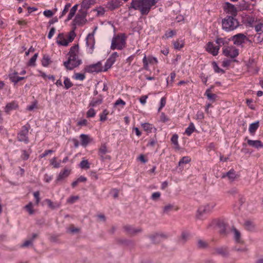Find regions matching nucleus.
<instances>
[{"label": "nucleus", "instance_id": "nucleus-1", "mask_svg": "<svg viewBox=\"0 0 263 263\" xmlns=\"http://www.w3.org/2000/svg\"><path fill=\"white\" fill-rule=\"evenodd\" d=\"M157 0H132L129 10H138L142 15H147Z\"/></svg>", "mask_w": 263, "mask_h": 263}, {"label": "nucleus", "instance_id": "nucleus-2", "mask_svg": "<svg viewBox=\"0 0 263 263\" xmlns=\"http://www.w3.org/2000/svg\"><path fill=\"white\" fill-rule=\"evenodd\" d=\"M79 46H72L68 52V60L64 62V65L67 70H71L82 64V60L79 58Z\"/></svg>", "mask_w": 263, "mask_h": 263}, {"label": "nucleus", "instance_id": "nucleus-3", "mask_svg": "<svg viewBox=\"0 0 263 263\" xmlns=\"http://www.w3.org/2000/svg\"><path fill=\"white\" fill-rule=\"evenodd\" d=\"M222 29L226 32H231L236 29L240 25L236 17L227 15L221 21Z\"/></svg>", "mask_w": 263, "mask_h": 263}, {"label": "nucleus", "instance_id": "nucleus-4", "mask_svg": "<svg viewBox=\"0 0 263 263\" xmlns=\"http://www.w3.org/2000/svg\"><path fill=\"white\" fill-rule=\"evenodd\" d=\"M126 36L124 33L115 35L111 40L110 49L121 50L126 46Z\"/></svg>", "mask_w": 263, "mask_h": 263}, {"label": "nucleus", "instance_id": "nucleus-5", "mask_svg": "<svg viewBox=\"0 0 263 263\" xmlns=\"http://www.w3.org/2000/svg\"><path fill=\"white\" fill-rule=\"evenodd\" d=\"M215 206L216 203L215 202H211L206 205L200 206L197 211L196 215L197 218L200 219H203L205 215L212 212Z\"/></svg>", "mask_w": 263, "mask_h": 263}, {"label": "nucleus", "instance_id": "nucleus-6", "mask_svg": "<svg viewBox=\"0 0 263 263\" xmlns=\"http://www.w3.org/2000/svg\"><path fill=\"white\" fill-rule=\"evenodd\" d=\"M87 15V12L79 10L78 13L72 21V27H75L76 28L77 26H83L84 25L87 21L86 19Z\"/></svg>", "mask_w": 263, "mask_h": 263}, {"label": "nucleus", "instance_id": "nucleus-7", "mask_svg": "<svg viewBox=\"0 0 263 263\" xmlns=\"http://www.w3.org/2000/svg\"><path fill=\"white\" fill-rule=\"evenodd\" d=\"M30 125L27 124L22 126V129L17 134V140L20 142H24L26 144L29 142L28 133L30 128Z\"/></svg>", "mask_w": 263, "mask_h": 263}, {"label": "nucleus", "instance_id": "nucleus-8", "mask_svg": "<svg viewBox=\"0 0 263 263\" xmlns=\"http://www.w3.org/2000/svg\"><path fill=\"white\" fill-rule=\"evenodd\" d=\"M86 44L87 46V52L91 54L95 48V40L94 32L89 33L86 38Z\"/></svg>", "mask_w": 263, "mask_h": 263}, {"label": "nucleus", "instance_id": "nucleus-9", "mask_svg": "<svg viewBox=\"0 0 263 263\" xmlns=\"http://www.w3.org/2000/svg\"><path fill=\"white\" fill-rule=\"evenodd\" d=\"M223 54L231 58H235L239 54V50L234 46H228L223 49Z\"/></svg>", "mask_w": 263, "mask_h": 263}, {"label": "nucleus", "instance_id": "nucleus-10", "mask_svg": "<svg viewBox=\"0 0 263 263\" xmlns=\"http://www.w3.org/2000/svg\"><path fill=\"white\" fill-rule=\"evenodd\" d=\"M247 36L243 33H238L232 36L231 40L234 45L242 46L245 43Z\"/></svg>", "mask_w": 263, "mask_h": 263}, {"label": "nucleus", "instance_id": "nucleus-11", "mask_svg": "<svg viewBox=\"0 0 263 263\" xmlns=\"http://www.w3.org/2000/svg\"><path fill=\"white\" fill-rule=\"evenodd\" d=\"M118 57V53L117 52H113L105 63L104 71H107L111 68L112 65L115 63L117 58Z\"/></svg>", "mask_w": 263, "mask_h": 263}, {"label": "nucleus", "instance_id": "nucleus-12", "mask_svg": "<svg viewBox=\"0 0 263 263\" xmlns=\"http://www.w3.org/2000/svg\"><path fill=\"white\" fill-rule=\"evenodd\" d=\"M224 11L228 14V15L236 17L237 10L234 5L229 2H226L224 4Z\"/></svg>", "mask_w": 263, "mask_h": 263}, {"label": "nucleus", "instance_id": "nucleus-13", "mask_svg": "<svg viewBox=\"0 0 263 263\" xmlns=\"http://www.w3.org/2000/svg\"><path fill=\"white\" fill-rule=\"evenodd\" d=\"M219 47L215 46L213 42H209L205 46V50L213 56H216L218 54Z\"/></svg>", "mask_w": 263, "mask_h": 263}, {"label": "nucleus", "instance_id": "nucleus-14", "mask_svg": "<svg viewBox=\"0 0 263 263\" xmlns=\"http://www.w3.org/2000/svg\"><path fill=\"white\" fill-rule=\"evenodd\" d=\"M84 70L86 72L88 73L99 72L103 71L101 69V64L100 62L87 65L85 67Z\"/></svg>", "mask_w": 263, "mask_h": 263}, {"label": "nucleus", "instance_id": "nucleus-15", "mask_svg": "<svg viewBox=\"0 0 263 263\" xmlns=\"http://www.w3.org/2000/svg\"><path fill=\"white\" fill-rule=\"evenodd\" d=\"M142 62L143 63V68L145 70H148L149 66L148 63L149 64H157L158 61L157 59L154 57H148L147 58H146V55L145 54L143 59Z\"/></svg>", "mask_w": 263, "mask_h": 263}, {"label": "nucleus", "instance_id": "nucleus-16", "mask_svg": "<svg viewBox=\"0 0 263 263\" xmlns=\"http://www.w3.org/2000/svg\"><path fill=\"white\" fill-rule=\"evenodd\" d=\"M122 3L119 0H111L108 1L106 5V7L110 11H113L121 6Z\"/></svg>", "mask_w": 263, "mask_h": 263}, {"label": "nucleus", "instance_id": "nucleus-17", "mask_svg": "<svg viewBox=\"0 0 263 263\" xmlns=\"http://www.w3.org/2000/svg\"><path fill=\"white\" fill-rule=\"evenodd\" d=\"M103 101V97L102 95H99L97 98H92L89 103V107H96L101 105Z\"/></svg>", "mask_w": 263, "mask_h": 263}, {"label": "nucleus", "instance_id": "nucleus-18", "mask_svg": "<svg viewBox=\"0 0 263 263\" xmlns=\"http://www.w3.org/2000/svg\"><path fill=\"white\" fill-rule=\"evenodd\" d=\"M56 43L60 46H67L68 45V42L67 41L64 33H60L58 34Z\"/></svg>", "mask_w": 263, "mask_h": 263}, {"label": "nucleus", "instance_id": "nucleus-19", "mask_svg": "<svg viewBox=\"0 0 263 263\" xmlns=\"http://www.w3.org/2000/svg\"><path fill=\"white\" fill-rule=\"evenodd\" d=\"M70 173V171L67 168H65L64 170L61 171L57 177L56 181L59 182L65 179L69 176Z\"/></svg>", "mask_w": 263, "mask_h": 263}, {"label": "nucleus", "instance_id": "nucleus-20", "mask_svg": "<svg viewBox=\"0 0 263 263\" xmlns=\"http://www.w3.org/2000/svg\"><path fill=\"white\" fill-rule=\"evenodd\" d=\"M247 143L248 144L252 146L253 147H254L257 149L261 148L263 147V144L262 142L260 140H253L248 139L247 140Z\"/></svg>", "mask_w": 263, "mask_h": 263}, {"label": "nucleus", "instance_id": "nucleus-21", "mask_svg": "<svg viewBox=\"0 0 263 263\" xmlns=\"http://www.w3.org/2000/svg\"><path fill=\"white\" fill-rule=\"evenodd\" d=\"M141 126L147 134L151 133L153 131L156 133L157 131V128L153 124L149 123H142Z\"/></svg>", "mask_w": 263, "mask_h": 263}, {"label": "nucleus", "instance_id": "nucleus-22", "mask_svg": "<svg viewBox=\"0 0 263 263\" xmlns=\"http://www.w3.org/2000/svg\"><path fill=\"white\" fill-rule=\"evenodd\" d=\"M221 177L222 178L228 177L230 181H233L236 178V172L234 169H231L228 172L223 173Z\"/></svg>", "mask_w": 263, "mask_h": 263}, {"label": "nucleus", "instance_id": "nucleus-23", "mask_svg": "<svg viewBox=\"0 0 263 263\" xmlns=\"http://www.w3.org/2000/svg\"><path fill=\"white\" fill-rule=\"evenodd\" d=\"M80 137L81 138V145L84 147H86L91 141L89 136L88 135L82 134Z\"/></svg>", "mask_w": 263, "mask_h": 263}, {"label": "nucleus", "instance_id": "nucleus-24", "mask_svg": "<svg viewBox=\"0 0 263 263\" xmlns=\"http://www.w3.org/2000/svg\"><path fill=\"white\" fill-rule=\"evenodd\" d=\"M18 107V105L17 103L13 101L10 103H7L5 107V111L6 113H9L10 111L12 110H15Z\"/></svg>", "mask_w": 263, "mask_h": 263}, {"label": "nucleus", "instance_id": "nucleus-25", "mask_svg": "<svg viewBox=\"0 0 263 263\" xmlns=\"http://www.w3.org/2000/svg\"><path fill=\"white\" fill-rule=\"evenodd\" d=\"M259 126V122L257 121L250 124L249 132L251 135H254Z\"/></svg>", "mask_w": 263, "mask_h": 263}, {"label": "nucleus", "instance_id": "nucleus-26", "mask_svg": "<svg viewBox=\"0 0 263 263\" xmlns=\"http://www.w3.org/2000/svg\"><path fill=\"white\" fill-rule=\"evenodd\" d=\"M125 230L130 234H135L141 231L140 228H135L131 226H126L124 227Z\"/></svg>", "mask_w": 263, "mask_h": 263}, {"label": "nucleus", "instance_id": "nucleus-27", "mask_svg": "<svg viewBox=\"0 0 263 263\" xmlns=\"http://www.w3.org/2000/svg\"><path fill=\"white\" fill-rule=\"evenodd\" d=\"M91 5L90 0H83L81 4V9L79 10L87 12V10L90 7Z\"/></svg>", "mask_w": 263, "mask_h": 263}, {"label": "nucleus", "instance_id": "nucleus-28", "mask_svg": "<svg viewBox=\"0 0 263 263\" xmlns=\"http://www.w3.org/2000/svg\"><path fill=\"white\" fill-rule=\"evenodd\" d=\"M173 44L175 49L180 50L183 47L184 43L183 40L178 39L176 41L173 42Z\"/></svg>", "mask_w": 263, "mask_h": 263}, {"label": "nucleus", "instance_id": "nucleus-29", "mask_svg": "<svg viewBox=\"0 0 263 263\" xmlns=\"http://www.w3.org/2000/svg\"><path fill=\"white\" fill-rule=\"evenodd\" d=\"M165 235L162 234H156L154 235L151 236L150 238L151 240L154 243L159 242L162 238H164Z\"/></svg>", "mask_w": 263, "mask_h": 263}, {"label": "nucleus", "instance_id": "nucleus-30", "mask_svg": "<svg viewBox=\"0 0 263 263\" xmlns=\"http://www.w3.org/2000/svg\"><path fill=\"white\" fill-rule=\"evenodd\" d=\"M42 65L43 67H47L51 63V59L48 55H44L41 61Z\"/></svg>", "mask_w": 263, "mask_h": 263}, {"label": "nucleus", "instance_id": "nucleus-31", "mask_svg": "<svg viewBox=\"0 0 263 263\" xmlns=\"http://www.w3.org/2000/svg\"><path fill=\"white\" fill-rule=\"evenodd\" d=\"M232 231L234 233V238L235 242L237 243H241V240L240 239V233L239 232V231L234 227L232 228Z\"/></svg>", "mask_w": 263, "mask_h": 263}, {"label": "nucleus", "instance_id": "nucleus-32", "mask_svg": "<svg viewBox=\"0 0 263 263\" xmlns=\"http://www.w3.org/2000/svg\"><path fill=\"white\" fill-rule=\"evenodd\" d=\"M212 88L207 89L205 92L204 95L206 96L208 99L212 101H214L217 97L216 95L211 93V90Z\"/></svg>", "mask_w": 263, "mask_h": 263}, {"label": "nucleus", "instance_id": "nucleus-33", "mask_svg": "<svg viewBox=\"0 0 263 263\" xmlns=\"http://www.w3.org/2000/svg\"><path fill=\"white\" fill-rule=\"evenodd\" d=\"M195 130V127L193 123L191 122L189 124V126L185 129L184 134L190 136Z\"/></svg>", "mask_w": 263, "mask_h": 263}, {"label": "nucleus", "instance_id": "nucleus-34", "mask_svg": "<svg viewBox=\"0 0 263 263\" xmlns=\"http://www.w3.org/2000/svg\"><path fill=\"white\" fill-rule=\"evenodd\" d=\"M17 72H14L12 73H10L8 75V77L9 80L13 83H14V85L16 84L18 81L17 80L18 76H17Z\"/></svg>", "mask_w": 263, "mask_h": 263}, {"label": "nucleus", "instance_id": "nucleus-35", "mask_svg": "<svg viewBox=\"0 0 263 263\" xmlns=\"http://www.w3.org/2000/svg\"><path fill=\"white\" fill-rule=\"evenodd\" d=\"M191 161V158L189 156H184L181 158L178 162L179 166H182L183 164H186Z\"/></svg>", "mask_w": 263, "mask_h": 263}, {"label": "nucleus", "instance_id": "nucleus-36", "mask_svg": "<svg viewBox=\"0 0 263 263\" xmlns=\"http://www.w3.org/2000/svg\"><path fill=\"white\" fill-rule=\"evenodd\" d=\"M216 253L222 257H227L228 255V252L226 248H219L216 249Z\"/></svg>", "mask_w": 263, "mask_h": 263}, {"label": "nucleus", "instance_id": "nucleus-37", "mask_svg": "<svg viewBox=\"0 0 263 263\" xmlns=\"http://www.w3.org/2000/svg\"><path fill=\"white\" fill-rule=\"evenodd\" d=\"M76 29L75 27H72V30L70 31L68 34V39L67 40V41L68 42V44L72 42L76 36V34L75 33Z\"/></svg>", "mask_w": 263, "mask_h": 263}, {"label": "nucleus", "instance_id": "nucleus-38", "mask_svg": "<svg viewBox=\"0 0 263 263\" xmlns=\"http://www.w3.org/2000/svg\"><path fill=\"white\" fill-rule=\"evenodd\" d=\"M176 34V31L174 30L167 31L165 32L164 35L162 37L163 39H167L172 37Z\"/></svg>", "mask_w": 263, "mask_h": 263}, {"label": "nucleus", "instance_id": "nucleus-39", "mask_svg": "<svg viewBox=\"0 0 263 263\" xmlns=\"http://www.w3.org/2000/svg\"><path fill=\"white\" fill-rule=\"evenodd\" d=\"M246 229L249 231H253L255 230V225L251 221H246L245 223Z\"/></svg>", "mask_w": 263, "mask_h": 263}, {"label": "nucleus", "instance_id": "nucleus-40", "mask_svg": "<svg viewBox=\"0 0 263 263\" xmlns=\"http://www.w3.org/2000/svg\"><path fill=\"white\" fill-rule=\"evenodd\" d=\"M216 44L218 45V46L220 47V46H221L222 45H224L226 44H227L228 43V41L226 38H222V37H218L216 39L215 41Z\"/></svg>", "mask_w": 263, "mask_h": 263}, {"label": "nucleus", "instance_id": "nucleus-41", "mask_svg": "<svg viewBox=\"0 0 263 263\" xmlns=\"http://www.w3.org/2000/svg\"><path fill=\"white\" fill-rule=\"evenodd\" d=\"M109 114V111L107 109L103 110L102 112L100 114V120L101 122H104L107 120V116Z\"/></svg>", "mask_w": 263, "mask_h": 263}, {"label": "nucleus", "instance_id": "nucleus-42", "mask_svg": "<svg viewBox=\"0 0 263 263\" xmlns=\"http://www.w3.org/2000/svg\"><path fill=\"white\" fill-rule=\"evenodd\" d=\"M93 108L90 107L86 112V117L87 118H93L96 116L97 112Z\"/></svg>", "mask_w": 263, "mask_h": 263}, {"label": "nucleus", "instance_id": "nucleus-43", "mask_svg": "<svg viewBox=\"0 0 263 263\" xmlns=\"http://www.w3.org/2000/svg\"><path fill=\"white\" fill-rule=\"evenodd\" d=\"M107 149L105 144L101 145L99 149V155L102 159H104L103 156L107 153Z\"/></svg>", "mask_w": 263, "mask_h": 263}, {"label": "nucleus", "instance_id": "nucleus-44", "mask_svg": "<svg viewBox=\"0 0 263 263\" xmlns=\"http://www.w3.org/2000/svg\"><path fill=\"white\" fill-rule=\"evenodd\" d=\"M64 84L65 89H68L70 87H71L73 85L72 83L70 81V80L68 77L64 78Z\"/></svg>", "mask_w": 263, "mask_h": 263}, {"label": "nucleus", "instance_id": "nucleus-45", "mask_svg": "<svg viewBox=\"0 0 263 263\" xmlns=\"http://www.w3.org/2000/svg\"><path fill=\"white\" fill-rule=\"evenodd\" d=\"M79 166L81 168L88 169L90 168V163L87 160H83L81 161Z\"/></svg>", "mask_w": 263, "mask_h": 263}, {"label": "nucleus", "instance_id": "nucleus-46", "mask_svg": "<svg viewBox=\"0 0 263 263\" xmlns=\"http://www.w3.org/2000/svg\"><path fill=\"white\" fill-rule=\"evenodd\" d=\"M212 65H213V69H214V70L215 72L216 73H224V70L221 68H220L217 63L216 62H213L212 63Z\"/></svg>", "mask_w": 263, "mask_h": 263}, {"label": "nucleus", "instance_id": "nucleus-47", "mask_svg": "<svg viewBox=\"0 0 263 263\" xmlns=\"http://www.w3.org/2000/svg\"><path fill=\"white\" fill-rule=\"evenodd\" d=\"M38 57V53H36L30 59L28 62V65L30 66H34L35 65V62Z\"/></svg>", "mask_w": 263, "mask_h": 263}, {"label": "nucleus", "instance_id": "nucleus-48", "mask_svg": "<svg viewBox=\"0 0 263 263\" xmlns=\"http://www.w3.org/2000/svg\"><path fill=\"white\" fill-rule=\"evenodd\" d=\"M70 6H71V4L70 3H67L65 5L64 9L62 10V12L61 13V15L59 16L60 18L62 17L64 15H65L66 14V13L69 10V8L70 7Z\"/></svg>", "mask_w": 263, "mask_h": 263}, {"label": "nucleus", "instance_id": "nucleus-49", "mask_svg": "<svg viewBox=\"0 0 263 263\" xmlns=\"http://www.w3.org/2000/svg\"><path fill=\"white\" fill-rule=\"evenodd\" d=\"M25 209L27 210L30 215H32L34 213V211L33 210V204L31 202H30L28 204L26 205Z\"/></svg>", "mask_w": 263, "mask_h": 263}, {"label": "nucleus", "instance_id": "nucleus-50", "mask_svg": "<svg viewBox=\"0 0 263 263\" xmlns=\"http://www.w3.org/2000/svg\"><path fill=\"white\" fill-rule=\"evenodd\" d=\"M217 226L221 228L220 233L223 234L226 232V226L224 222L222 221H218L216 223Z\"/></svg>", "mask_w": 263, "mask_h": 263}, {"label": "nucleus", "instance_id": "nucleus-51", "mask_svg": "<svg viewBox=\"0 0 263 263\" xmlns=\"http://www.w3.org/2000/svg\"><path fill=\"white\" fill-rule=\"evenodd\" d=\"M178 136L177 134H175L172 136L171 141L174 145H175V146H176L177 147H178L179 143H178Z\"/></svg>", "mask_w": 263, "mask_h": 263}, {"label": "nucleus", "instance_id": "nucleus-52", "mask_svg": "<svg viewBox=\"0 0 263 263\" xmlns=\"http://www.w3.org/2000/svg\"><path fill=\"white\" fill-rule=\"evenodd\" d=\"M73 78L76 80L83 81L85 78V75L84 73H76L73 76Z\"/></svg>", "mask_w": 263, "mask_h": 263}, {"label": "nucleus", "instance_id": "nucleus-53", "mask_svg": "<svg viewBox=\"0 0 263 263\" xmlns=\"http://www.w3.org/2000/svg\"><path fill=\"white\" fill-rule=\"evenodd\" d=\"M170 121L169 118L165 114L164 112H161L160 115V121L163 123H166Z\"/></svg>", "mask_w": 263, "mask_h": 263}, {"label": "nucleus", "instance_id": "nucleus-54", "mask_svg": "<svg viewBox=\"0 0 263 263\" xmlns=\"http://www.w3.org/2000/svg\"><path fill=\"white\" fill-rule=\"evenodd\" d=\"M190 236L189 233L187 232L183 231L182 232L181 236V240L184 242L187 240Z\"/></svg>", "mask_w": 263, "mask_h": 263}, {"label": "nucleus", "instance_id": "nucleus-55", "mask_svg": "<svg viewBox=\"0 0 263 263\" xmlns=\"http://www.w3.org/2000/svg\"><path fill=\"white\" fill-rule=\"evenodd\" d=\"M166 104V98L165 97H162L160 101V106L158 109V111H160L162 108H163Z\"/></svg>", "mask_w": 263, "mask_h": 263}, {"label": "nucleus", "instance_id": "nucleus-56", "mask_svg": "<svg viewBox=\"0 0 263 263\" xmlns=\"http://www.w3.org/2000/svg\"><path fill=\"white\" fill-rule=\"evenodd\" d=\"M198 247L199 248H205L207 247L208 245L206 242L202 240L199 239L197 242Z\"/></svg>", "mask_w": 263, "mask_h": 263}, {"label": "nucleus", "instance_id": "nucleus-57", "mask_svg": "<svg viewBox=\"0 0 263 263\" xmlns=\"http://www.w3.org/2000/svg\"><path fill=\"white\" fill-rule=\"evenodd\" d=\"M21 158L24 160H27L29 157V154L27 153L26 150H23Z\"/></svg>", "mask_w": 263, "mask_h": 263}, {"label": "nucleus", "instance_id": "nucleus-58", "mask_svg": "<svg viewBox=\"0 0 263 263\" xmlns=\"http://www.w3.org/2000/svg\"><path fill=\"white\" fill-rule=\"evenodd\" d=\"M126 104V103L124 101H123L122 99H118L114 103V106H119V105H121L122 107H123L124 106H125V105Z\"/></svg>", "mask_w": 263, "mask_h": 263}, {"label": "nucleus", "instance_id": "nucleus-59", "mask_svg": "<svg viewBox=\"0 0 263 263\" xmlns=\"http://www.w3.org/2000/svg\"><path fill=\"white\" fill-rule=\"evenodd\" d=\"M50 163L53 166L54 168H59L60 167V164L59 162H57L55 157H53L50 160Z\"/></svg>", "mask_w": 263, "mask_h": 263}, {"label": "nucleus", "instance_id": "nucleus-60", "mask_svg": "<svg viewBox=\"0 0 263 263\" xmlns=\"http://www.w3.org/2000/svg\"><path fill=\"white\" fill-rule=\"evenodd\" d=\"M204 118V115L202 111L199 110L197 111L196 115V119L198 120H201Z\"/></svg>", "mask_w": 263, "mask_h": 263}, {"label": "nucleus", "instance_id": "nucleus-61", "mask_svg": "<svg viewBox=\"0 0 263 263\" xmlns=\"http://www.w3.org/2000/svg\"><path fill=\"white\" fill-rule=\"evenodd\" d=\"M161 196V193L159 192H154L152 194L151 199L153 200H157Z\"/></svg>", "mask_w": 263, "mask_h": 263}, {"label": "nucleus", "instance_id": "nucleus-62", "mask_svg": "<svg viewBox=\"0 0 263 263\" xmlns=\"http://www.w3.org/2000/svg\"><path fill=\"white\" fill-rule=\"evenodd\" d=\"M199 77L203 83L206 85L208 80V77L204 73L202 72L200 74Z\"/></svg>", "mask_w": 263, "mask_h": 263}, {"label": "nucleus", "instance_id": "nucleus-63", "mask_svg": "<svg viewBox=\"0 0 263 263\" xmlns=\"http://www.w3.org/2000/svg\"><path fill=\"white\" fill-rule=\"evenodd\" d=\"M53 14V12L51 10H45L43 11V14L48 18L52 16Z\"/></svg>", "mask_w": 263, "mask_h": 263}, {"label": "nucleus", "instance_id": "nucleus-64", "mask_svg": "<svg viewBox=\"0 0 263 263\" xmlns=\"http://www.w3.org/2000/svg\"><path fill=\"white\" fill-rule=\"evenodd\" d=\"M255 29L256 32L262 31L263 33V23H260L255 26Z\"/></svg>", "mask_w": 263, "mask_h": 263}]
</instances>
